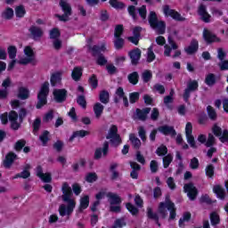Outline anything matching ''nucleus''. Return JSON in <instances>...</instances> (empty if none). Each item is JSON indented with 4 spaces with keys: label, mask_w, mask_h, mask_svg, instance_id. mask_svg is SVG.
Segmentation results:
<instances>
[{
    "label": "nucleus",
    "mask_w": 228,
    "mask_h": 228,
    "mask_svg": "<svg viewBox=\"0 0 228 228\" xmlns=\"http://www.w3.org/2000/svg\"><path fill=\"white\" fill-rule=\"evenodd\" d=\"M218 67L220 70H228V61L227 60L221 61L218 63Z\"/></svg>",
    "instance_id": "64"
},
{
    "label": "nucleus",
    "mask_w": 228,
    "mask_h": 228,
    "mask_svg": "<svg viewBox=\"0 0 228 228\" xmlns=\"http://www.w3.org/2000/svg\"><path fill=\"white\" fill-rule=\"evenodd\" d=\"M128 56L130 57L132 65H137L142 58V50L135 48L129 52Z\"/></svg>",
    "instance_id": "16"
},
{
    "label": "nucleus",
    "mask_w": 228,
    "mask_h": 228,
    "mask_svg": "<svg viewBox=\"0 0 228 228\" xmlns=\"http://www.w3.org/2000/svg\"><path fill=\"white\" fill-rule=\"evenodd\" d=\"M199 90V82L197 80H191L187 84V88L184 90L183 100L188 102L191 92H197Z\"/></svg>",
    "instance_id": "10"
},
{
    "label": "nucleus",
    "mask_w": 228,
    "mask_h": 228,
    "mask_svg": "<svg viewBox=\"0 0 228 228\" xmlns=\"http://www.w3.org/2000/svg\"><path fill=\"white\" fill-rule=\"evenodd\" d=\"M28 31L31 38H33L36 42L40 41V39L44 37V29H42L40 27L33 25L29 28Z\"/></svg>",
    "instance_id": "14"
},
{
    "label": "nucleus",
    "mask_w": 228,
    "mask_h": 228,
    "mask_svg": "<svg viewBox=\"0 0 228 228\" xmlns=\"http://www.w3.org/2000/svg\"><path fill=\"white\" fill-rule=\"evenodd\" d=\"M205 83L208 86H214L216 84V76L213 73H209L206 76Z\"/></svg>",
    "instance_id": "34"
},
{
    "label": "nucleus",
    "mask_w": 228,
    "mask_h": 228,
    "mask_svg": "<svg viewBox=\"0 0 228 228\" xmlns=\"http://www.w3.org/2000/svg\"><path fill=\"white\" fill-rule=\"evenodd\" d=\"M155 152L159 156H167L168 149L167 148V146L162 144L156 150Z\"/></svg>",
    "instance_id": "54"
},
{
    "label": "nucleus",
    "mask_w": 228,
    "mask_h": 228,
    "mask_svg": "<svg viewBox=\"0 0 228 228\" xmlns=\"http://www.w3.org/2000/svg\"><path fill=\"white\" fill-rule=\"evenodd\" d=\"M81 76H83V69L80 67H76L71 72V77L73 81H79L81 79Z\"/></svg>",
    "instance_id": "27"
},
{
    "label": "nucleus",
    "mask_w": 228,
    "mask_h": 228,
    "mask_svg": "<svg viewBox=\"0 0 228 228\" xmlns=\"http://www.w3.org/2000/svg\"><path fill=\"white\" fill-rule=\"evenodd\" d=\"M60 6L63 12V14H55V17L61 21V22H69L70 20V15H72V7L70 4L63 0L60 1Z\"/></svg>",
    "instance_id": "6"
},
{
    "label": "nucleus",
    "mask_w": 228,
    "mask_h": 228,
    "mask_svg": "<svg viewBox=\"0 0 228 228\" xmlns=\"http://www.w3.org/2000/svg\"><path fill=\"white\" fill-rule=\"evenodd\" d=\"M29 98V90L26 89V87H20L18 99H21V101H26V99Z\"/></svg>",
    "instance_id": "32"
},
{
    "label": "nucleus",
    "mask_w": 228,
    "mask_h": 228,
    "mask_svg": "<svg viewBox=\"0 0 228 228\" xmlns=\"http://www.w3.org/2000/svg\"><path fill=\"white\" fill-rule=\"evenodd\" d=\"M9 121L11 122V129H13V131H18V129L20 128V123H19V114L12 110L8 114Z\"/></svg>",
    "instance_id": "13"
},
{
    "label": "nucleus",
    "mask_w": 228,
    "mask_h": 228,
    "mask_svg": "<svg viewBox=\"0 0 228 228\" xmlns=\"http://www.w3.org/2000/svg\"><path fill=\"white\" fill-rule=\"evenodd\" d=\"M107 197L110 206H118V204L122 203V200L116 193L109 192L107 193Z\"/></svg>",
    "instance_id": "21"
},
{
    "label": "nucleus",
    "mask_w": 228,
    "mask_h": 228,
    "mask_svg": "<svg viewBox=\"0 0 228 228\" xmlns=\"http://www.w3.org/2000/svg\"><path fill=\"white\" fill-rule=\"evenodd\" d=\"M89 85L92 86L93 90H95L97 86H99V80L97 79V76L93 74L88 79Z\"/></svg>",
    "instance_id": "39"
},
{
    "label": "nucleus",
    "mask_w": 228,
    "mask_h": 228,
    "mask_svg": "<svg viewBox=\"0 0 228 228\" xmlns=\"http://www.w3.org/2000/svg\"><path fill=\"white\" fill-rule=\"evenodd\" d=\"M156 60V54H154V45H151L147 51L146 61L147 63H152Z\"/></svg>",
    "instance_id": "30"
},
{
    "label": "nucleus",
    "mask_w": 228,
    "mask_h": 228,
    "mask_svg": "<svg viewBox=\"0 0 228 228\" xmlns=\"http://www.w3.org/2000/svg\"><path fill=\"white\" fill-rule=\"evenodd\" d=\"M126 44V41L122 37H115L114 39V47L117 51H120L121 49H124V45Z\"/></svg>",
    "instance_id": "35"
},
{
    "label": "nucleus",
    "mask_w": 228,
    "mask_h": 228,
    "mask_svg": "<svg viewBox=\"0 0 228 228\" xmlns=\"http://www.w3.org/2000/svg\"><path fill=\"white\" fill-rule=\"evenodd\" d=\"M198 15L202 22H205L206 24L211 22V16L209 15V12H208V7L204 4L199 5Z\"/></svg>",
    "instance_id": "9"
},
{
    "label": "nucleus",
    "mask_w": 228,
    "mask_h": 228,
    "mask_svg": "<svg viewBox=\"0 0 228 228\" xmlns=\"http://www.w3.org/2000/svg\"><path fill=\"white\" fill-rule=\"evenodd\" d=\"M138 134L139 137L142 142H147V131H145V127L143 126H139L138 128Z\"/></svg>",
    "instance_id": "53"
},
{
    "label": "nucleus",
    "mask_w": 228,
    "mask_h": 228,
    "mask_svg": "<svg viewBox=\"0 0 228 228\" xmlns=\"http://www.w3.org/2000/svg\"><path fill=\"white\" fill-rule=\"evenodd\" d=\"M50 83L52 86H58L61 83V74L60 73H53L51 76Z\"/></svg>",
    "instance_id": "29"
},
{
    "label": "nucleus",
    "mask_w": 228,
    "mask_h": 228,
    "mask_svg": "<svg viewBox=\"0 0 228 228\" xmlns=\"http://www.w3.org/2000/svg\"><path fill=\"white\" fill-rule=\"evenodd\" d=\"M185 53L188 54H195L199 51V41L197 39H192L188 47L184 48Z\"/></svg>",
    "instance_id": "20"
},
{
    "label": "nucleus",
    "mask_w": 228,
    "mask_h": 228,
    "mask_svg": "<svg viewBox=\"0 0 228 228\" xmlns=\"http://www.w3.org/2000/svg\"><path fill=\"white\" fill-rule=\"evenodd\" d=\"M39 140L42 142L44 146L47 145V142H49V131H44L43 134L39 136Z\"/></svg>",
    "instance_id": "56"
},
{
    "label": "nucleus",
    "mask_w": 228,
    "mask_h": 228,
    "mask_svg": "<svg viewBox=\"0 0 228 228\" xmlns=\"http://www.w3.org/2000/svg\"><path fill=\"white\" fill-rule=\"evenodd\" d=\"M151 113V108H144L142 110L136 109L135 112L134 113L133 118L134 120H142L145 122L147 120V114Z\"/></svg>",
    "instance_id": "15"
},
{
    "label": "nucleus",
    "mask_w": 228,
    "mask_h": 228,
    "mask_svg": "<svg viewBox=\"0 0 228 228\" xmlns=\"http://www.w3.org/2000/svg\"><path fill=\"white\" fill-rule=\"evenodd\" d=\"M3 19H6V20H10V19L13 18V9L8 7L5 11L2 13Z\"/></svg>",
    "instance_id": "43"
},
{
    "label": "nucleus",
    "mask_w": 228,
    "mask_h": 228,
    "mask_svg": "<svg viewBox=\"0 0 228 228\" xmlns=\"http://www.w3.org/2000/svg\"><path fill=\"white\" fill-rule=\"evenodd\" d=\"M214 193H216L217 199L221 200H225V190L220 185H215L213 188Z\"/></svg>",
    "instance_id": "24"
},
{
    "label": "nucleus",
    "mask_w": 228,
    "mask_h": 228,
    "mask_svg": "<svg viewBox=\"0 0 228 228\" xmlns=\"http://www.w3.org/2000/svg\"><path fill=\"white\" fill-rule=\"evenodd\" d=\"M110 152V142L105 141L103 142L102 148H97L94 151V159H101V158H106Z\"/></svg>",
    "instance_id": "12"
},
{
    "label": "nucleus",
    "mask_w": 228,
    "mask_h": 228,
    "mask_svg": "<svg viewBox=\"0 0 228 228\" xmlns=\"http://www.w3.org/2000/svg\"><path fill=\"white\" fill-rule=\"evenodd\" d=\"M100 102L102 104H108L110 102V93L106 90H102L99 95Z\"/></svg>",
    "instance_id": "33"
},
{
    "label": "nucleus",
    "mask_w": 228,
    "mask_h": 228,
    "mask_svg": "<svg viewBox=\"0 0 228 228\" xmlns=\"http://www.w3.org/2000/svg\"><path fill=\"white\" fill-rule=\"evenodd\" d=\"M163 13L166 17H172V19L179 22H184V20H186V18L181 16V13L174 9H170V5L163 6Z\"/></svg>",
    "instance_id": "8"
},
{
    "label": "nucleus",
    "mask_w": 228,
    "mask_h": 228,
    "mask_svg": "<svg viewBox=\"0 0 228 228\" xmlns=\"http://www.w3.org/2000/svg\"><path fill=\"white\" fill-rule=\"evenodd\" d=\"M60 30L58 28H53L52 30H50V38L52 40H57L58 38H60Z\"/></svg>",
    "instance_id": "61"
},
{
    "label": "nucleus",
    "mask_w": 228,
    "mask_h": 228,
    "mask_svg": "<svg viewBox=\"0 0 228 228\" xmlns=\"http://www.w3.org/2000/svg\"><path fill=\"white\" fill-rule=\"evenodd\" d=\"M148 22L151 28L157 31L158 35H164L167 29V24L165 23V21L158 20V14L156 13V12H150L148 15Z\"/></svg>",
    "instance_id": "3"
},
{
    "label": "nucleus",
    "mask_w": 228,
    "mask_h": 228,
    "mask_svg": "<svg viewBox=\"0 0 228 228\" xmlns=\"http://www.w3.org/2000/svg\"><path fill=\"white\" fill-rule=\"evenodd\" d=\"M47 95H49V82H45L37 94V103L36 108L40 110L43 106L47 104Z\"/></svg>",
    "instance_id": "5"
},
{
    "label": "nucleus",
    "mask_w": 228,
    "mask_h": 228,
    "mask_svg": "<svg viewBox=\"0 0 228 228\" xmlns=\"http://www.w3.org/2000/svg\"><path fill=\"white\" fill-rule=\"evenodd\" d=\"M124 34V25H117L114 29V38H118Z\"/></svg>",
    "instance_id": "46"
},
{
    "label": "nucleus",
    "mask_w": 228,
    "mask_h": 228,
    "mask_svg": "<svg viewBox=\"0 0 228 228\" xmlns=\"http://www.w3.org/2000/svg\"><path fill=\"white\" fill-rule=\"evenodd\" d=\"M216 143V138L213 134H208L207 142L205 143V147H213Z\"/></svg>",
    "instance_id": "47"
},
{
    "label": "nucleus",
    "mask_w": 228,
    "mask_h": 228,
    "mask_svg": "<svg viewBox=\"0 0 228 228\" xmlns=\"http://www.w3.org/2000/svg\"><path fill=\"white\" fill-rule=\"evenodd\" d=\"M205 172L208 177H210V179H213V175H215V167L213 165L207 166Z\"/></svg>",
    "instance_id": "57"
},
{
    "label": "nucleus",
    "mask_w": 228,
    "mask_h": 228,
    "mask_svg": "<svg viewBox=\"0 0 228 228\" xmlns=\"http://www.w3.org/2000/svg\"><path fill=\"white\" fill-rule=\"evenodd\" d=\"M168 211L170 213L169 220H175V216H177V214L175 213L176 211L175 204L172 202L169 195L166 196L165 201H162L159 204L158 213L154 212L152 210V208L148 207L147 217L150 220H153V222H155V224H157L159 227H161V224L159 223V218H161L162 220H165V218L168 216Z\"/></svg>",
    "instance_id": "1"
},
{
    "label": "nucleus",
    "mask_w": 228,
    "mask_h": 228,
    "mask_svg": "<svg viewBox=\"0 0 228 228\" xmlns=\"http://www.w3.org/2000/svg\"><path fill=\"white\" fill-rule=\"evenodd\" d=\"M118 133V128L117 126L112 125L109 130L108 134L106 135L107 140H110L111 145L113 147H118L120 143H122V138H120V134Z\"/></svg>",
    "instance_id": "7"
},
{
    "label": "nucleus",
    "mask_w": 228,
    "mask_h": 228,
    "mask_svg": "<svg viewBox=\"0 0 228 228\" xmlns=\"http://www.w3.org/2000/svg\"><path fill=\"white\" fill-rule=\"evenodd\" d=\"M150 169L151 174H157L159 170V164L156 160H151L150 162Z\"/></svg>",
    "instance_id": "55"
},
{
    "label": "nucleus",
    "mask_w": 228,
    "mask_h": 228,
    "mask_svg": "<svg viewBox=\"0 0 228 228\" xmlns=\"http://www.w3.org/2000/svg\"><path fill=\"white\" fill-rule=\"evenodd\" d=\"M53 97L56 102H65L67 101V91L65 89H55L53 90Z\"/></svg>",
    "instance_id": "17"
},
{
    "label": "nucleus",
    "mask_w": 228,
    "mask_h": 228,
    "mask_svg": "<svg viewBox=\"0 0 228 228\" xmlns=\"http://www.w3.org/2000/svg\"><path fill=\"white\" fill-rule=\"evenodd\" d=\"M142 78L144 83H149L152 79V72L149 69L144 70L142 74Z\"/></svg>",
    "instance_id": "48"
},
{
    "label": "nucleus",
    "mask_w": 228,
    "mask_h": 228,
    "mask_svg": "<svg viewBox=\"0 0 228 228\" xmlns=\"http://www.w3.org/2000/svg\"><path fill=\"white\" fill-rule=\"evenodd\" d=\"M173 159H174V157L172 156V154H167V156H165L163 158L164 168H168V167H170V163H172Z\"/></svg>",
    "instance_id": "49"
},
{
    "label": "nucleus",
    "mask_w": 228,
    "mask_h": 228,
    "mask_svg": "<svg viewBox=\"0 0 228 228\" xmlns=\"http://www.w3.org/2000/svg\"><path fill=\"white\" fill-rule=\"evenodd\" d=\"M26 146V141L24 139L19 140L18 142H16L15 145H14V149L15 151H17L18 152L22 151V148H24Z\"/></svg>",
    "instance_id": "58"
},
{
    "label": "nucleus",
    "mask_w": 228,
    "mask_h": 228,
    "mask_svg": "<svg viewBox=\"0 0 228 228\" xmlns=\"http://www.w3.org/2000/svg\"><path fill=\"white\" fill-rule=\"evenodd\" d=\"M183 191L185 193H187V197L191 200H195V199H197V195H199V191L192 183H185L183 186Z\"/></svg>",
    "instance_id": "11"
},
{
    "label": "nucleus",
    "mask_w": 228,
    "mask_h": 228,
    "mask_svg": "<svg viewBox=\"0 0 228 228\" xmlns=\"http://www.w3.org/2000/svg\"><path fill=\"white\" fill-rule=\"evenodd\" d=\"M118 168V163H112L110 167V172L111 173L110 179L111 181H117L120 177V173L117 171Z\"/></svg>",
    "instance_id": "23"
},
{
    "label": "nucleus",
    "mask_w": 228,
    "mask_h": 228,
    "mask_svg": "<svg viewBox=\"0 0 228 228\" xmlns=\"http://www.w3.org/2000/svg\"><path fill=\"white\" fill-rule=\"evenodd\" d=\"M90 204V197L88 196H84L80 200V209L83 211V209H86Z\"/></svg>",
    "instance_id": "41"
},
{
    "label": "nucleus",
    "mask_w": 228,
    "mask_h": 228,
    "mask_svg": "<svg viewBox=\"0 0 228 228\" xmlns=\"http://www.w3.org/2000/svg\"><path fill=\"white\" fill-rule=\"evenodd\" d=\"M115 97H114V102L116 104H118L120 102V99L126 97V93L124 92V88L118 87V89L115 92Z\"/></svg>",
    "instance_id": "31"
},
{
    "label": "nucleus",
    "mask_w": 228,
    "mask_h": 228,
    "mask_svg": "<svg viewBox=\"0 0 228 228\" xmlns=\"http://www.w3.org/2000/svg\"><path fill=\"white\" fill-rule=\"evenodd\" d=\"M140 100V93L134 92L129 94V102L131 104H134V102H138Z\"/></svg>",
    "instance_id": "52"
},
{
    "label": "nucleus",
    "mask_w": 228,
    "mask_h": 228,
    "mask_svg": "<svg viewBox=\"0 0 228 228\" xmlns=\"http://www.w3.org/2000/svg\"><path fill=\"white\" fill-rule=\"evenodd\" d=\"M109 3L110 6L116 10H123V8H126V4H124L122 2H119L118 0H110Z\"/></svg>",
    "instance_id": "38"
},
{
    "label": "nucleus",
    "mask_w": 228,
    "mask_h": 228,
    "mask_svg": "<svg viewBox=\"0 0 228 228\" xmlns=\"http://www.w3.org/2000/svg\"><path fill=\"white\" fill-rule=\"evenodd\" d=\"M126 218L121 217L115 221L114 225L112 227L113 228H123V227H126Z\"/></svg>",
    "instance_id": "51"
},
{
    "label": "nucleus",
    "mask_w": 228,
    "mask_h": 228,
    "mask_svg": "<svg viewBox=\"0 0 228 228\" xmlns=\"http://www.w3.org/2000/svg\"><path fill=\"white\" fill-rule=\"evenodd\" d=\"M89 51H92L93 56H97V65H100L101 67L106 65L108 63V60H106V57L101 53H106V43H102L101 46L99 45H88Z\"/></svg>",
    "instance_id": "4"
},
{
    "label": "nucleus",
    "mask_w": 228,
    "mask_h": 228,
    "mask_svg": "<svg viewBox=\"0 0 228 228\" xmlns=\"http://www.w3.org/2000/svg\"><path fill=\"white\" fill-rule=\"evenodd\" d=\"M103 111H104V105H102L101 102H96L94 106V112L96 118H101Z\"/></svg>",
    "instance_id": "28"
},
{
    "label": "nucleus",
    "mask_w": 228,
    "mask_h": 228,
    "mask_svg": "<svg viewBox=\"0 0 228 228\" xmlns=\"http://www.w3.org/2000/svg\"><path fill=\"white\" fill-rule=\"evenodd\" d=\"M16 159H17V154L13 153L12 151L9 152L5 156V159L4 160V168H11L12 165H13V161H15Z\"/></svg>",
    "instance_id": "19"
},
{
    "label": "nucleus",
    "mask_w": 228,
    "mask_h": 228,
    "mask_svg": "<svg viewBox=\"0 0 228 228\" xmlns=\"http://www.w3.org/2000/svg\"><path fill=\"white\" fill-rule=\"evenodd\" d=\"M77 102L79 106H81V108H83L84 110L86 109V99H85V96L80 95L77 98Z\"/></svg>",
    "instance_id": "63"
},
{
    "label": "nucleus",
    "mask_w": 228,
    "mask_h": 228,
    "mask_svg": "<svg viewBox=\"0 0 228 228\" xmlns=\"http://www.w3.org/2000/svg\"><path fill=\"white\" fill-rule=\"evenodd\" d=\"M126 207L129 213H131V215H133L134 216H136L139 211L138 208H135L134 205H133L132 203H126Z\"/></svg>",
    "instance_id": "59"
},
{
    "label": "nucleus",
    "mask_w": 228,
    "mask_h": 228,
    "mask_svg": "<svg viewBox=\"0 0 228 228\" xmlns=\"http://www.w3.org/2000/svg\"><path fill=\"white\" fill-rule=\"evenodd\" d=\"M137 12L139 13V16L142 20V21L146 23L147 22V6L142 5L137 9Z\"/></svg>",
    "instance_id": "36"
},
{
    "label": "nucleus",
    "mask_w": 228,
    "mask_h": 228,
    "mask_svg": "<svg viewBox=\"0 0 228 228\" xmlns=\"http://www.w3.org/2000/svg\"><path fill=\"white\" fill-rule=\"evenodd\" d=\"M129 140H130L134 149H135L136 151H138V149H140V147H142V141H140L139 138L136 137V135L134 134H129Z\"/></svg>",
    "instance_id": "26"
},
{
    "label": "nucleus",
    "mask_w": 228,
    "mask_h": 228,
    "mask_svg": "<svg viewBox=\"0 0 228 228\" xmlns=\"http://www.w3.org/2000/svg\"><path fill=\"white\" fill-rule=\"evenodd\" d=\"M210 223L211 225H218V224H220V216H218L216 212L210 214Z\"/></svg>",
    "instance_id": "44"
},
{
    "label": "nucleus",
    "mask_w": 228,
    "mask_h": 228,
    "mask_svg": "<svg viewBox=\"0 0 228 228\" xmlns=\"http://www.w3.org/2000/svg\"><path fill=\"white\" fill-rule=\"evenodd\" d=\"M90 134V132L86 130H78L73 132L72 135L69 137V142H73L74 138H85V136H88Z\"/></svg>",
    "instance_id": "25"
},
{
    "label": "nucleus",
    "mask_w": 228,
    "mask_h": 228,
    "mask_svg": "<svg viewBox=\"0 0 228 228\" xmlns=\"http://www.w3.org/2000/svg\"><path fill=\"white\" fill-rule=\"evenodd\" d=\"M62 196L61 199L63 202H67L68 206L61 204L59 207V213L61 216H66V215H72L74 208H76V201L72 200V188L69 185V183L64 182L61 186Z\"/></svg>",
    "instance_id": "2"
},
{
    "label": "nucleus",
    "mask_w": 228,
    "mask_h": 228,
    "mask_svg": "<svg viewBox=\"0 0 228 228\" xmlns=\"http://www.w3.org/2000/svg\"><path fill=\"white\" fill-rule=\"evenodd\" d=\"M159 131L162 133V134L168 135L170 134L171 136H175L177 133L175 132V129H174V126H162L159 127Z\"/></svg>",
    "instance_id": "22"
},
{
    "label": "nucleus",
    "mask_w": 228,
    "mask_h": 228,
    "mask_svg": "<svg viewBox=\"0 0 228 228\" xmlns=\"http://www.w3.org/2000/svg\"><path fill=\"white\" fill-rule=\"evenodd\" d=\"M187 142L192 149H197V143L195 142V137H193V134L186 135Z\"/></svg>",
    "instance_id": "60"
},
{
    "label": "nucleus",
    "mask_w": 228,
    "mask_h": 228,
    "mask_svg": "<svg viewBox=\"0 0 228 228\" xmlns=\"http://www.w3.org/2000/svg\"><path fill=\"white\" fill-rule=\"evenodd\" d=\"M203 38L207 44H213V42H220V38L216 35L213 34L208 28L203 29Z\"/></svg>",
    "instance_id": "18"
},
{
    "label": "nucleus",
    "mask_w": 228,
    "mask_h": 228,
    "mask_svg": "<svg viewBox=\"0 0 228 228\" xmlns=\"http://www.w3.org/2000/svg\"><path fill=\"white\" fill-rule=\"evenodd\" d=\"M7 53L10 60H15L17 56V47L11 45L7 48Z\"/></svg>",
    "instance_id": "45"
},
{
    "label": "nucleus",
    "mask_w": 228,
    "mask_h": 228,
    "mask_svg": "<svg viewBox=\"0 0 228 228\" xmlns=\"http://www.w3.org/2000/svg\"><path fill=\"white\" fill-rule=\"evenodd\" d=\"M127 79L131 85H137L138 79H140V75H138V72L134 71L128 75Z\"/></svg>",
    "instance_id": "37"
},
{
    "label": "nucleus",
    "mask_w": 228,
    "mask_h": 228,
    "mask_svg": "<svg viewBox=\"0 0 228 228\" xmlns=\"http://www.w3.org/2000/svg\"><path fill=\"white\" fill-rule=\"evenodd\" d=\"M86 181L87 183H95L97 181V174L95 173H89L86 176Z\"/></svg>",
    "instance_id": "62"
},
{
    "label": "nucleus",
    "mask_w": 228,
    "mask_h": 228,
    "mask_svg": "<svg viewBox=\"0 0 228 228\" xmlns=\"http://www.w3.org/2000/svg\"><path fill=\"white\" fill-rule=\"evenodd\" d=\"M15 14L19 19H22V17L26 15V9L24 8V5L17 6L15 8Z\"/></svg>",
    "instance_id": "42"
},
{
    "label": "nucleus",
    "mask_w": 228,
    "mask_h": 228,
    "mask_svg": "<svg viewBox=\"0 0 228 228\" xmlns=\"http://www.w3.org/2000/svg\"><path fill=\"white\" fill-rule=\"evenodd\" d=\"M127 12L134 22L138 21V15L136 14V7L134 5L128 6Z\"/></svg>",
    "instance_id": "40"
},
{
    "label": "nucleus",
    "mask_w": 228,
    "mask_h": 228,
    "mask_svg": "<svg viewBox=\"0 0 228 228\" xmlns=\"http://www.w3.org/2000/svg\"><path fill=\"white\" fill-rule=\"evenodd\" d=\"M207 111L210 120H216V110L211 105L207 107Z\"/></svg>",
    "instance_id": "50"
}]
</instances>
